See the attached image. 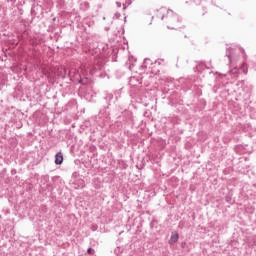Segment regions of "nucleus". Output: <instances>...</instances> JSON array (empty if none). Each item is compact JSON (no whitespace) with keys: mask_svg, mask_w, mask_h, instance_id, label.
Here are the masks:
<instances>
[{"mask_svg":"<svg viewBox=\"0 0 256 256\" xmlns=\"http://www.w3.org/2000/svg\"><path fill=\"white\" fill-rule=\"evenodd\" d=\"M179 241V234L177 232H173L170 238V244L177 243Z\"/></svg>","mask_w":256,"mask_h":256,"instance_id":"3","label":"nucleus"},{"mask_svg":"<svg viewBox=\"0 0 256 256\" xmlns=\"http://www.w3.org/2000/svg\"><path fill=\"white\" fill-rule=\"evenodd\" d=\"M169 15H173V11L167 8H160L156 11V17L162 21L165 19V17H169Z\"/></svg>","mask_w":256,"mask_h":256,"instance_id":"1","label":"nucleus"},{"mask_svg":"<svg viewBox=\"0 0 256 256\" xmlns=\"http://www.w3.org/2000/svg\"><path fill=\"white\" fill-rule=\"evenodd\" d=\"M87 253H88V255H93V250H92V248H88Z\"/></svg>","mask_w":256,"mask_h":256,"instance_id":"4","label":"nucleus"},{"mask_svg":"<svg viewBox=\"0 0 256 256\" xmlns=\"http://www.w3.org/2000/svg\"><path fill=\"white\" fill-rule=\"evenodd\" d=\"M62 163H63V153L58 152V153L55 155V164H56V165H61Z\"/></svg>","mask_w":256,"mask_h":256,"instance_id":"2","label":"nucleus"}]
</instances>
